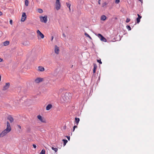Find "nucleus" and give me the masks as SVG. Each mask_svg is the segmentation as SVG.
I'll return each mask as SVG.
<instances>
[{"mask_svg": "<svg viewBox=\"0 0 154 154\" xmlns=\"http://www.w3.org/2000/svg\"><path fill=\"white\" fill-rule=\"evenodd\" d=\"M32 146L34 148H36V146L35 144H33Z\"/></svg>", "mask_w": 154, "mask_h": 154, "instance_id": "nucleus-36", "label": "nucleus"}, {"mask_svg": "<svg viewBox=\"0 0 154 154\" xmlns=\"http://www.w3.org/2000/svg\"><path fill=\"white\" fill-rule=\"evenodd\" d=\"M17 126L20 129L21 128V126L20 125H18Z\"/></svg>", "mask_w": 154, "mask_h": 154, "instance_id": "nucleus-38", "label": "nucleus"}, {"mask_svg": "<svg viewBox=\"0 0 154 154\" xmlns=\"http://www.w3.org/2000/svg\"><path fill=\"white\" fill-rule=\"evenodd\" d=\"M80 121V119L79 118L76 117L75 118V121L76 124L77 125H78Z\"/></svg>", "mask_w": 154, "mask_h": 154, "instance_id": "nucleus-16", "label": "nucleus"}, {"mask_svg": "<svg viewBox=\"0 0 154 154\" xmlns=\"http://www.w3.org/2000/svg\"><path fill=\"white\" fill-rule=\"evenodd\" d=\"M98 3L99 4H100V0H99L98 1Z\"/></svg>", "mask_w": 154, "mask_h": 154, "instance_id": "nucleus-40", "label": "nucleus"}, {"mask_svg": "<svg viewBox=\"0 0 154 154\" xmlns=\"http://www.w3.org/2000/svg\"><path fill=\"white\" fill-rule=\"evenodd\" d=\"M88 37L90 39H91V38L90 35H89V36H88Z\"/></svg>", "mask_w": 154, "mask_h": 154, "instance_id": "nucleus-45", "label": "nucleus"}, {"mask_svg": "<svg viewBox=\"0 0 154 154\" xmlns=\"http://www.w3.org/2000/svg\"><path fill=\"white\" fill-rule=\"evenodd\" d=\"M40 18L41 21L42 22L46 23L47 22L48 18L47 16H45L44 17L41 16Z\"/></svg>", "mask_w": 154, "mask_h": 154, "instance_id": "nucleus-3", "label": "nucleus"}, {"mask_svg": "<svg viewBox=\"0 0 154 154\" xmlns=\"http://www.w3.org/2000/svg\"><path fill=\"white\" fill-rule=\"evenodd\" d=\"M66 137L67 138V139H68V140H70V137L69 136H66Z\"/></svg>", "mask_w": 154, "mask_h": 154, "instance_id": "nucleus-34", "label": "nucleus"}, {"mask_svg": "<svg viewBox=\"0 0 154 154\" xmlns=\"http://www.w3.org/2000/svg\"><path fill=\"white\" fill-rule=\"evenodd\" d=\"M10 85V84L9 82H8L6 83L5 85L3 87V90L4 91L6 90L8 88Z\"/></svg>", "mask_w": 154, "mask_h": 154, "instance_id": "nucleus-9", "label": "nucleus"}, {"mask_svg": "<svg viewBox=\"0 0 154 154\" xmlns=\"http://www.w3.org/2000/svg\"><path fill=\"white\" fill-rule=\"evenodd\" d=\"M38 12L39 13H42L43 12V10L41 8H38L37 9Z\"/></svg>", "mask_w": 154, "mask_h": 154, "instance_id": "nucleus-23", "label": "nucleus"}, {"mask_svg": "<svg viewBox=\"0 0 154 154\" xmlns=\"http://www.w3.org/2000/svg\"><path fill=\"white\" fill-rule=\"evenodd\" d=\"M59 48L57 45L55 46L54 52L57 54H58L59 53Z\"/></svg>", "mask_w": 154, "mask_h": 154, "instance_id": "nucleus-11", "label": "nucleus"}, {"mask_svg": "<svg viewBox=\"0 0 154 154\" xmlns=\"http://www.w3.org/2000/svg\"><path fill=\"white\" fill-rule=\"evenodd\" d=\"M120 0H116L115 3L116 4H118L120 2Z\"/></svg>", "mask_w": 154, "mask_h": 154, "instance_id": "nucleus-33", "label": "nucleus"}, {"mask_svg": "<svg viewBox=\"0 0 154 154\" xmlns=\"http://www.w3.org/2000/svg\"><path fill=\"white\" fill-rule=\"evenodd\" d=\"M45 151L44 149H42L40 153V154H45Z\"/></svg>", "mask_w": 154, "mask_h": 154, "instance_id": "nucleus-26", "label": "nucleus"}, {"mask_svg": "<svg viewBox=\"0 0 154 154\" xmlns=\"http://www.w3.org/2000/svg\"><path fill=\"white\" fill-rule=\"evenodd\" d=\"M139 1L141 2L142 3L143 2V0H139Z\"/></svg>", "mask_w": 154, "mask_h": 154, "instance_id": "nucleus-49", "label": "nucleus"}, {"mask_svg": "<svg viewBox=\"0 0 154 154\" xmlns=\"http://www.w3.org/2000/svg\"><path fill=\"white\" fill-rule=\"evenodd\" d=\"M7 128L5 129L8 130V131H10L11 130V128L9 122L8 121L6 122Z\"/></svg>", "mask_w": 154, "mask_h": 154, "instance_id": "nucleus-7", "label": "nucleus"}, {"mask_svg": "<svg viewBox=\"0 0 154 154\" xmlns=\"http://www.w3.org/2000/svg\"><path fill=\"white\" fill-rule=\"evenodd\" d=\"M97 65L96 64H94V68L93 70V72L94 73H95L96 72V69L97 68Z\"/></svg>", "mask_w": 154, "mask_h": 154, "instance_id": "nucleus-18", "label": "nucleus"}, {"mask_svg": "<svg viewBox=\"0 0 154 154\" xmlns=\"http://www.w3.org/2000/svg\"><path fill=\"white\" fill-rule=\"evenodd\" d=\"M62 141L63 142V146H65L66 145V144L67 143L68 141L66 139H63Z\"/></svg>", "mask_w": 154, "mask_h": 154, "instance_id": "nucleus-20", "label": "nucleus"}, {"mask_svg": "<svg viewBox=\"0 0 154 154\" xmlns=\"http://www.w3.org/2000/svg\"><path fill=\"white\" fill-rule=\"evenodd\" d=\"M10 131H8V130H6V129H5L0 134V137H3L5 136L7 133H9Z\"/></svg>", "mask_w": 154, "mask_h": 154, "instance_id": "nucleus-6", "label": "nucleus"}, {"mask_svg": "<svg viewBox=\"0 0 154 154\" xmlns=\"http://www.w3.org/2000/svg\"><path fill=\"white\" fill-rule=\"evenodd\" d=\"M37 33L42 38H44V35L39 30H37Z\"/></svg>", "mask_w": 154, "mask_h": 154, "instance_id": "nucleus-10", "label": "nucleus"}, {"mask_svg": "<svg viewBox=\"0 0 154 154\" xmlns=\"http://www.w3.org/2000/svg\"><path fill=\"white\" fill-rule=\"evenodd\" d=\"M72 94L69 93H66L62 96L63 100L65 102H69L72 98Z\"/></svg>", "mask_w": 154, "mask_h": 154, "instance_id": "nucleus-1", "label": "nucleus"}, {"mask_svg": "<svg viewBox=\"0 0 154 154\" xmlns=\"http://www.w3.org/2000/svg\"><path fill=\"white\" fill-rule=\"evenodd\" d=\"M85 35L87 37H88V36H89V35L86 33H85Z\"/></svg>", "mask_w": 154, "mask_h": 154, "instance_id": "nucleus-35", "label": "nucleus"}, {"mask_svg": "<svg viewBox=\"0 0 154 154\" xmlns=\"http://www.w3.org/2000/svg\"><path fill=\"white\" fill-rule=\"evenodd\" d=\"M9 42L8 41H5L3 42V45L4 46H7L9 44Z\"/></svg>", "mask_w": 154, "mask_h": 154, "instance_id": "nucleus-19", "label": "nucleus"}, {"mask_svg": "<svg viewBox=\"0 0 154 154\" xmlns=\"http://www.w3.org/2000/svg\"><path fill=\"white\" fill-rule=\"evenodd\" d=\"M60 0H56L55 2V8L57 10H58L60 8L61 5L60 2Z\"/></svg>", "mask_w": 154, "mask_h": 154, "instance_id": "nucleus-2", "label": "nucleus"}, {"mask_svg": "<svg viewBox=\"0 0 154 154\" xmlns=\"http://www.w3.org/2000/svg\"><path fill=\"white\" fill-rule=\"evenodd\" d=\"M63 35L64 37H65V34L64 33L63 34Z\"/></svg>", "mask_w": 154, "mask_h": 154, "instance_id": "nucleus-47", "label": "nucleus"}, {"mask_svg": "<svg viewBox=\"0 0 154 154\" xmlns=\"http://www.w3.org/2000/svg\"><path fill=\"white\" fill-rule=\"evenodd\" d=\"M97 61L100 64H102V62L100 60H97Z\"/></svg>", "mask_w": 154, "mask_h": 154, "instance_id": "nucleus-32", "label": "nucleus"}, {"mask_svg": "<svg viewBox=\"0 0 154 154\" xmlns=\"http://www.w3.org/2000/svg\"><path fill=\"white\" fill-rule=\"evenodd\" d=\"M2 15V12L0 11V16H1Z\"/></svg>", "mask_w": 154, "mask_h": 154, "instance_id": "nucleus-43", "label": "nucleus"}, {"mask_svg": "<svg viewBox=\"0 0 154 154\" xmlns=\"http://www.w3.org/2000/svg\"><path fill=\"white\" fill-rule=\"evenodd\" d=\"M51 149L52 150L54 151L55 152H57V151L58 150V149L57 148H54L53 147H51Z\"/></svg>", "mask_w": 154, "mask_h": 154, "instance_id": "nucleus-24", "label": "nucleus"}, {"mask_svg": "<svg viewBox=\"0 0 154 154\" xmlns=\"http://www.w3.org/2000/svg\"><path fill=\"white\" fill-rule=\"evenodd\" d=\"M107 4V3L106 2H105L102 4V7H103L106 6Z\"/></svg>", "mask_w": 154, "mask_h": 154, "instance_id": "nucleus-29", "label": "nucleus"}, {"mask_svg": "<svg viewBox=\"0 0 154 154\" xmlns=\"http://www.w3.org/2000/svg\"><path fill=\"white\" fill-rule=\"evenodd\" d=\"M97 36L100 39V40L104 42H107L106 39L105 38H104L101 34L100 33L98 34Z\"/></svg>", "mask_w": 154, "mask_h": 154, "instance_id": "nucleus-4", "label": "nucleus"}, {"mask_svg": "<svg viewBox=\"0 0 154 154\" xmlns=\"http://www.w3.org/2000/svg\"><path fill=\"white\" fill-rule=\"evenodd\" d=\"M12 20H10V24H11V25H12Z\"/></svg>", "mask_w": 154, "mask_h": 154, "instance_id": "nucleus-37", "label": "nucleus"}, {"mask_svg": "<svg viewBox=\"0 0 154 154\" xmlns=\"http://www.w3.org/2000/svg\"><path fill=\"white\" fill-rule=\"evenodd\" d=\"M88 37L90 39H91V38L90 35H89V36H88Z\"/></svg>", "mask_w": 154, "mask_h": 154, "instance_id": "nucleus-44", "label": "nucleus"}, {"mask_svg": "<svg viewBox=\"0 0 154 154\" xmlns=\"http://www.w3.org/2000/svg\"><path fill=\"white\" fill-rule=\"evenodd\" d=\"M130 21V19L128 18H127L126 21V23H128Z\"/></svg>", "mask_w": 154, "mask_h": 154, "instance_id": "nucleus-31", "label": "nucleus"}, {"mask_svg": "<svg viewBox=\"0 0 154 154\" xmlns=\"http://www.w3.org/2000/svg\"><path fill=\"white\" fill-rule=\"evenodd\" d=\"M29 42L28 41L25 42L23 43V44L24 45H28Z\"/></svg>", "mask_w": 154, "mask_h": 154, "instance_id": "nucleus-27", "label": "nucleus"}, {"mask_svg": "<svg viewBox=\"0 0 154 154\" xmlns=\"http://www.w3.org/2000/svg\"><path fill=\"white\" fill-rule=\"evenodd\" d=\"M106 19V17L105 15H102L101 17V20H105Z\"/></svg>", "mask_w": 154, "mask_h": 154, "instance_id": "nucleus-17", "label": "nucleus"}, {"mask_svg": "<svg viewBox=\"0 0 154 154\" xmlns=\"http://www.w3.org/2000/svg\"><path fill=\"white\" fill-rule=\"evenodd\" d=\"M66 6L69 8V10H70V6H71V4H70L69 3H68V2H66Z\"/></svg>", "mask_w": 154, "mask_h": 154, "instance_id": "nucleus-21", "label": "nucleus"}, {"mask_svg": "<svg viewBox=\"0 0 154 154\" xmlns=\"http://www.w3.org/2000/svg\"><path fill=\"white\" fill-rule=\"evenodd\" d=\"M25 5L26 6H28L29 4V2L28 0H25Z\"/></svg>", "mask_w": 154, "mask_h": 154, "instance_id": "nucleus-25", "label": "nucleus"}, {"mask_svg": "<svg viewBox=\"0 0 154 154\" xmlns=\"http://www.w3.org/2000/svg\"><path fill=\"white\" fill-rule=\"evenodd\" d=\"M43 80V79L41 78H37L35 80V82L36 83L42 82Z\"/></svg>", "mask_w": 154, "mask_h": 154, "instance_id": "nucleus-8", "label": "nucleus"}, {"mask_svg": "<svg viewBox=\"0 0 154 154\" xmlns=\"http://www.w3.org/2000/svg\"><path fill=\"white\" fill-rule=\"evenodd\" d=\"M52 107V105L51 104H48L46 107V109L47 110H49Z\"/></svg>", "mask_w": 154, "mask_h": 154, "instance_id": "nucleus-14", "label": "nucleus"}, {"mask_svg": "<svg viewBox=\"0 0 154 154\" xmlns=\"http://www.w3.org/2000/svg\"><path fill=\"white\" fill-rule=\"evenodd\" d=\"M77 125H74V126H73V128H74L75 129V128H77Z\"/></svg>", "mask_w": 154, "mask_h": 154, "instance_id": "nucleus-39", "label": "nucleus"}, {"mask_svg": "<svg viewBox=\"0 0 154 154\" xmlns=\"http://www.w3.org/2000/svg\"><path fill=\"white\" fill-rule=\"evenodd\" d=\"M138 17L136 19L137 23H138L140 22V19L142 18V16H140L139 14H137Z\"/></svg>", "mask_w": 154, "mask_h": 154, "instance_id": "nucleus-12", "label": "nucleus"}, {"mask_svg": "<svg viewBox=\"0 0 154 154\" xmlns=\"http://www.w3.org/2000/svg\"><path fill=\"white\" fill-rule=\"evenodd\" d=\"M53 38H54V37L53 36H52L51 37V41H52V40H53Z\"/></svg>", "mask_w": 154, "mask_h": 154, "instance_id": "nucleus-42", "label": "nucleus"}, {"mask_svg": "<svg viewBox=\"0 0 154 154\" xmlns=\"http://www.w3.org/2000/svg\"><path fill=\"white\" fill-rule=\"evenodd\" d=\"M7 119L10 121L11 123L12 122L14 121V119L13 118L11 115H9L8 116Z\"/></svg>", "mask_w": 154, "mask_h": 154, "instance_id": "nucleus-13", "label": "nucleus"}, {"mask_svg": "<svg viewBox=\"0 0 154 154\" xmlns=\"http://www.w3.org/2000/svg\"><path fill=\"white\" fill-rule=\"evenodd\" d=\"M22 17H23L25 19L26 18V14L25 12H23L22 14Z\"/></svg>", "mask_w": 154, "mask_h": 154, "instance_id": "nucleus-22", "label": "nucleus"}, {"mask_svg": "<svg viewBox=\"0 0 154 154\" xmlns=\"http://www.w3.org/2000/svg\"><path fill=\"white\" fill-rule=\"evenodd\" d=\"M25 19H26L25 18H24L23 17H21V21L23 22L25 20Z\"/></svg>", "mask_w": 154, "mask_h": 154, "instance_id": "nucleus-30", "label": "nucleus"}, {"mask_svg": "<svg viewBox=\"0 0 154 154\" xmlns=\"http://www.w3.org/2000/svg\"><path fill=\"white\" fill-rule=\"evenodd\" d=\"M75 129L74 128H73V130H72V131H75Z\"/></svg>", "mask_w": 154, "mask_h": 154, "instance_id": "nucleus-48", "label": "nucleus"}, {"mask_svg": "<svg viewBox=\"0 0 154 154\" xmlns=\"http://www.w3.org/2000/svg\"><path fill=\"white\" fill-rule=\"evenodd\" d=\"M88 37L90 39H91V38L90 35H89V36H88Z\"/></svg>", "mask_w": 154, "mask_h": 154, "instance_id": "nucleus-46", "label": "nucleus"}, {"mask_svg": "<svg viewBox=\"0 0 154 154\" xmlns=\"http://www.w3.org/2000/svg\"><path fill=\"white\" fill-rule=\"evenodd\" d=\"M3 61V59L0 58V62H2Z\"/></svg>", "mask_w": 154, "mask_h": 154, "instance_id": "nucleus-41", "label": "nucleus"}, {"mask_svg": "<svg viewBox=\"0 0 154 154\" xmlns=\"http://www.w3.org/2000/svg\"><path fill=\"white\" fill-rule=\"evenodd\" d=\"M38 70L40 71H43L45 70V69L44 68L41 66H39L38 67Z\"/></svg>", "mask_w": 154, "mask_h": 154, "instance_id": "nucleus-15", "label": "nucleus"}, {"mask_svg": "<svg viewBox=\"0 0 154 154\" xmlns=\"http://www.w3.org/2000/svg\"><path fill=\"white\" fill-rule=\"evenodd\" d=\"M37 118L41 121L43 123H46V121L45 119L42 118V117L40 115L37 116Z\"/></svg>", "mask_w": 154, "mask_h": 154, "instance_id": "nucleus-5", "label": "nucleus"}, {"mask_svg": "<svg viewBox=\"0 0 154 154\" xmlns=\"http://www.w3.org/2000/svg\"><path fill=\"white\" fill-rule=\"evenodd\" d=\"M126 28L129 31L131 30V28L130 26L129 25H127L126 26Z\"/></svg>", "mask_w": 154, "mask_h": 154, "instance_id": "nucleus-28", "label": "nucleus"}]
</instances>
